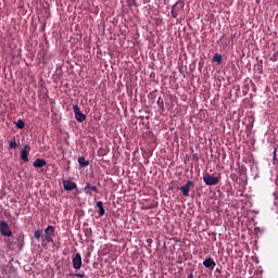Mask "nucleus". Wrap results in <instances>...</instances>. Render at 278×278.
Returning a JSON list of instances; mask_svg holds the SVG:
<instances>
[{"instance_id": "24", "label": "nucleus", "mask_w": 278, "mask_h": 278, "mask_svg": "<svg viewBox=\"0 0 278 278\" xmlns=\"http://www.w3.org/2000/svg\"><path fill=\"white\" fill-rule=\"evenodd\" d=\"M129 2L131 3V5H136V0H129Z\"/></svg>"}, {"instance_id": "22", "label": "nucleus", "mask_w": 278, "mask_h": 278, "mask_svg": "<svg viewBox=\"0 0 278 278\" xmlns=\"http://www.w3.org/2000/svg\"><path fill=\"white\" fill-rule=\"evenodd\" d=\"M20 247H23V244H24V241H23V236H20Z\"/></svg>"}, {"instance_id": "11", "label": "nucleus", "mask_w": 278, "mask_h": 278, "mask_svg": "<svg viewBox=\"0 0 278 278\" xmlns=\"http://www.w3.org/2000/svg\"><path fill=\"white\" fill-rule=\"evenodd\" d=\"M63 188L64 190H67V191L75 190L77 188V184L71 180H63Z\"/></svg>"}, {"instance_id": "26", "label": "nucleus", "mask_w": 278, "mask_h": 278, "mask_svg": "<svg viewBox=\"0 0 278 278\" xmlns=\"http://www.w3.org/2000/svg\"><path fill=\"white\" fill-rule=\"evenodd\" d=\"M215 273H219V274H220V269H219V268H216V269H215Z\"/></svg>"}, {"instance_id": "21", "label": "nucleus", "mask_w": 278, "mask_h": 278, "mask_svg": "<svg viewBox=\"0 0 278 278\" xmlns=\"http://www.w3.org/2000/svg\"><path fill=\"white\" fill-rule=\"evenodd\" d=\"M73 277H79V278H84L86 277L85 274H72Z\"/></svg>"}, {"instance_id": "18", "label": "nucleus", "mask_w": 278, "mask_h": 278, "mask_svg": "<svg viewBox=\"0 0 278 278\" xmlns=\"http://www.w3.org/2000/svg\"><path fill=\"white\" fill-rule=\"evenodd\" d=\"M15 126L17 127V129H25V122H23V119H18L17 122H15Z\"/></svg>"}, {"instance_id": "15", "label": "nucleus", "mask_w": 278, "mask_h": 278, "mask_svg": "<svg viewBox=\"0 0 278 278\" xmlns=\"http://www.w3.org/2000/svg\"><path fill=\"white\" fill-rule=\"evenodd\" d=\"M156 103L159 105L160 114H163V112H164V100L162 98H159Z\"/></svg>"}, {"instance_id": "16", "label": "nucleus", "mask_w": 278, "mask_h": 278, "mask_svg": "<svg viewBox=\"0 0 278 278\" xmlns=\"http://www.w3.org/2000/svg\"><path fill=\"white\" fill-rule=\"evenodd\" d=\"M213 62H216L217 64H223V55L218 53L214 54Z\"/></svg>"}, {"instance_id": "17", "label": "nucleus", "mask_w": 278, "mask_h": 278, "mask_svg": "<svg viewBox=\"0 0 278 278\" xmlns=\"http://www.w3.org/2000/svg\"><path fill=\"white\" fill-rule=\"evenodd\" d=\"M9 149H18V143L16 142V139L9 141Z\"/></svg>"}, {"instance_id": "14", "label": "nucleus", "mask_w": 278, "mask_h": 278, "mask_svg": "<svg viewBox=\"0 0 278 278\" xmlns=\"http://www.w3.org/2000/svg\"><path fill=\"white\" fill-rule=\"evenodd\" d=\"M97 207L99 208V216L105 215V207H103V203L101 201L97 202Z\"/></svg>"}, {"instance_id": "12", "label": "nucleus", "mask_w": 278, "mask_h": 278, "mask_svg": "<svg viewBox=\"0 0 278 278\" xmlns=\"http://www.w3.org/2000/svg\"><path fill=\"white\" fill-rule=\"evenodd\" d=\"M33 166L34 168H43V166H47V161L45 159H36Z\"/></svg>"}, {"instance_id": "13", "label": "nucleus", "mask_w": 278, "mask_h": 278, "mask_svg": "<svg viewBox=\"0 0 278 278\" xmlns=\"http://www.w3.org/2000/svg\"><path fill=\"white\" fill-rule=\"evenodd\" d=\"M78 164L80 168H86L87 166H90V161H87L86 157L80 156L78 157Z\"/></svg>"}, {"instance_id": "19", "label": "nucleus", "mask_w": 278, "mask_h": 278, "mask_svg": "<svg viewBox=\"0 0 278 278\" xmlns=\"http://www.w3.org/2000/svg\"><path fill=\"white\" fill-rule=\"evenodd\" d=\"M85 236H86V238H90V236H92V228H86Z\"/></svg>"}, {"instance_id": "4", "label": "nucleus", "mask_w": 278, "mask_h": 278, "mask_svg": "<svg viewBox=\"0 0 278 278\" xmlns=\"http://www.w3.org/2000/svg\"><path fill=\"white\" fill-rule=\"evenodd\" d=\"M0 233L1 236H5L7 238H10L12 236V230L10 229V225H8V222H0Z\"/></svg>"}, {"instance_id": "20", "label": "nucleus", "mask_w": 278, "mask_h": 278, "mask_svg": "<svg viewBox=\"0 0 278 278\" xmlns=\"http://www.w3.org/2000/svg\"><path fill=\"white\" fill-rule=\"evenodd\" d=\"M42 236V232H40V230H36L34 232V238H36V240H40V237Z\"/></svg>"}, {"instance_id": "8", "label": "nucleus", "mask_w": 278, "mask_h": 278, "mask_svg": "<svg viewBox=\"0 0 278 278\" xmlns=\"http://www.w3.org/2000/svg\"><path fill=\"white\" fill-rule=\"evenodd\" d=\"M73 268L79 270L81 268V254L76 253L72 258Z\"/></svg>"}, {"instance_id": "5", "label": "nucleus", "mask_w": 278, "mask_h": 278, "mask_svg": "<svg viewBox=\"0 0 278 278\" xmlns=\"http://www.w3.org/2000/svg\"><path fill=\"white\" fill-rule=\"evenodd\" d=\"M73 112L75 114V118L78 123H84V121H86V114H84L81 112V110L79 109V105L75 104L73 106Z\"/></svg>"}, {"instance_id": "6", "label": "nucleus", "mask_w": 278, "mask_h": 278, "mask_svg": "<svg viewBox=\"0 0 278 278\" xmlns=\"http://www.w3.org/2000/svg\"><path fill=\"white\" fill-rule=\"evenodd\" d=\"M190 188H194V182L192 180H188L186 185L179 188V190L182 192L184 197H190Z\"/></svg>"}, {"instance_id": "23", "label": "nucleus", "mask_w": 278, "mask_h": 278, "mask_svg": "<svg viewBox=\"0 0 278 278\" xmlns=\"http://www.w3.org/2000/svg\"><path fill=\"white\" fill-rule=\"evenodd\" d=\"M274 160H277V149L274 150Z\"/></svg>"}, {"instance_id": "7", "label": "nucleus", "mask_w": 278, "mask_h": 278, "mask_svg": "<svg viewBox=\"0 0 278 278\" xmlns=\"http://www.w3.org/2000/svg\"><path fill=\"white\" fill-rule=\"evenodd\" d=\"M29 151H31V147L29 144H25L21 151V160L25 163L29 162Z\"/></svg>"}, {"instance_id": "10", "label": "nucleus", "mask_w": 278, "mask_h": 278, "mask_svg": "<svg viewBox=\"0 0 278 278\" xmlns=\"http://www.w3.org/2000/svg\"><path fill=\"white\" fill-rule=\"evenodd\" d=\"M203 266L205 268H208V270H213L214 268H216V262L213 261L212 257H208V258L203 261Z\"/></svg>"}, {"instance_id": "2", "label": "nucleus", "mask_w": 278, "mask_h": 278, "mask_svg": "<svg viewBox=\"0 0 278 278\" xmlns=\"http://www.w3.org/2000/svg\"><path fill=\"white\" fill-rule=\"evenodd\" d=\"M184 1L178 0L176 3L172 7V16L173 18H177L181 12H184Z\"/></svg>"}, {"instance_id": "3", "label": "nucleus", "mask_w": 278, "mask_h": 278, "mask_svg": "<svg viewBox=\"0 0 278 278\" xmlns=\"http://www.w3.org/2000/svg\"><path fill=\"white\" fill-rule=\"evenodd\" d=\"M203 181L206 186H216L220 181V177H214L213 175L206 174L203 176Z\"/></svg>"}, {"instance_id": "25", "label": "nucleus", "mask_w": 278, "mask_h": 278, "mask_svg": "<svg viewBox=\"0 0 278 278\" xmlns=\"http://www.w3.org/2000/svg\"><path fill=\"white\" fill-rule=\"evenodd\" d=\"M187 278H194L193 274H189Z\"/></svg>"}, {"instance_id": "1", "label": "nucleus", "mask_w": 278, "mask_h": 278, "mask_svg": "<svg viewBox=\"0 0 278 278\" xmlns=\"http://www.w3.org/2000/svg\"><path fill=\"white\" fill-rule=\"evenodd\" d=\"M55 237V227L48 226L45 228V239L41 240L42 247H47L49 242H53V238Z\"/></svg>"}, {"instance_id": "9", "label": "nucleus", "mask_w": 278, "mask_h": 278, "mask_svg": "<svg viewBox=\"0 0 278 278\" xmlns=\"http://www.w3.org/2000/svg\"><path fill=\"white\" fill-rule=\"evenodd\" d=\"M84 192H85V194H89V197H92V192L98 193L99 189L97 188V186H90V184L87 182L84 188Z\"/></svg>"}]
</instances>
